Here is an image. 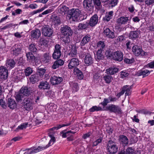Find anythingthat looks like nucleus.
<instances>
[{
    "mask_svg": "<svg viewBox=\"0 0 154 154\" xmlns=\"http://www.w3.org/2000/svg\"><path fill=\"white\" fill-rule=\"evenodd\" d=\"M62 34L64 37L63 41L65 43H69L70 41V38L73 33V31L70 28L67 26L65 25L60 28Z\"/></svg>",
    "mask_w": 154,
    "mask_h": 154,
    "instance_id": "f257e3e1",
    "label": "nucleus"
},
{
    "mask_svg": "<svg viewBox=\"0 0 154 154\" xmlns=\"http://www.w3.org/2000/svg\"><path fill=\"white\" fill-rule=\"evenodd\" d=\"M81 11L78 9L72 8L69 11L68 17L72 20L78 21L80 20Z\"/></svg>",
    "mask_w": 154,
    "mask_h": 154,
    "instance_id": "f03ea898",
    "label": "nucleus"
},
{
    "mask_svg": "<svg viewBox=\"0 0 154 154\" xmlns=\"http://www.w3.org/2000/svg\"><path fill=\"white\" fill-rule=\"evenodd\" d=\"M104 110L108 111L110 112H112L117 114H121L122 113V110L118 105L114 104H110L107 106Z\"/></svg>",
    "mask_w": 154,
    "mask_h": 154,
    "instance_id": "7ed1b4c3",
    "label": "nucleus"
},
{
    "mask_svg": "<svg viewBox=\"0 0 154 154\" xmlns=\"http://www.w3.org/2000/svg\"><path fill=\"white\" fill-rule=\"evenodd\" d=\"M48 136L51 138V139L48 143L45 146L42 147L40 146L38 147L37 149H34L32 151L30 152L29 154H31L32 153H36L38 152L45 149L51 145V143L52 142V144H53L54 142L55 141V137L54 136V134H52V132L49 133Z\"/></svg>",
    "mask_w": 154,
    "mask_h": 154,
    "instance_id": "20e7f679",
    "label": "nucleus"
},
{
    "mask_svg": "<svg viewBox=\"0 0 154 154\" xmlns=\"http://www.w3.org/2000/svg\"><path fill=\"white\" fill-rule=\"evenodd\" d=\"M32 100L27 97L24 99L22 102L23 107L27 111H30L32 109Z\"/></svg>",
    "mask_w": 154,
    "mask_h": 154,
    "instance_id": "39448f33",
    "label": "nucleus"
},
{
    "mask_svg": "<svg viewBox=\"0 0 154 154\" xmlns=\"http://www.w3.org/2000/svg\"><path fill=\"white\" fill-rule=\"evenodd\" d=\"M22 48V46L21 45L16 44L13 46L11 48V54L13 56H17L21 54Z\"/></svg>",
    "mask_w": 154,
    "mask_h": 154,
    "instance_id": "423d86ee",
    "label": "nucleus"
},
{
    "mask_svg": "<svg viewBox=\"0 0 154 154\" xmlns=\"http://www.w3.org/2000/svg\"><path fill=\"white\" fill-rule=\"evenodd\" d=\"M132 51L136 56H143L145 55L146 52L144 51L140 47L135 45L132 48Z\"/></svg>",
    "mask_w": 154,
    "mask_h": 154,
    "instance_id": "0eeeda50",
    "label": "nucleus"
},
{
    "mask_svg": "<svg viewBox=\"0 0 154 154\" xmlns=\"http://www.w3.org/2000/svg\"><path fill=\"white\" fill-rule=\"evenodd\" d=\"M112 142V141H109V143L107 146V152L109 154H114L118 151V147L116 145L111 144Z\"/></svg>",
    "mask_w": 154,
    "mask_h": 154,
    "instance_id": "6e6552de",
    "label": "nucleus"
},
{
    "mask_svg": "<svg viewBox=\"0 0 154 154\" xmlns=\"http://www.w3.org/2000/svg\"><path fill=\"white\" fill-rule=\"evenodd\" d=\"M61 48L60 45L56 44L55 45L54 52L52 54L53 58L55 59L59 58L61 55Z\"/></svg>",
    "mask_w": 154,
    "mask_h": 154,
    "instance_id": "1a4fd4ad",
    "label": "nucleus"
},
{
    "mask_svg": "<svg viewBox=\"0 0 154 154\" xmlns=\"http://www.w3.org/2000/svg\"><path fill=\"white\" fill-rule=\"evenodd\" d=\"M131 21V18L128 17H122L119 18L117 20V23L119 25H125L127 23L126 26L129 27Z\"/></svg>",
    "mask_w": 154,
    "mask_h": 154,
    "instance_id": "9d476101",
    "label": "nucleus"
},
{
    "mask_svg": "<svg viewBox=\"0 0 154 154\" xmlns=\"http://www.w3.org/2000/svg\"><path fill=\"white\" fill-rule=\"evenodd\" d=\"M83 5L84 8L88 11H93L94 7L93 0H84Z\"/></svg>",
    "mask_w": 154,
    "mask_h": 154,
    "instance_id": "9b49d317",
    "label": "nucleus"
},
{
    "mask_svg": "<svg viewBox=\"0 0 154 154\" xmlns=\"http://www.w3.org/2000/svg\"><path fill=\"white\" fill-rule=\"evenodd\" d=\"M42 34L45 36L50 37L51 36L53 33V31L49 26H45L42 28Z\"/></svg>",
    "mask_w": 154,
    "mask_h": 154,
    "instance_id": "f8f14e48",
    "label": "nucleus"
},
{
    "mask_svg": "<svg viewBox=\"0 0 154 154\" xmlns=\"http://www.w3.org/2000/svg\"><path fill=\"white\" fill-rule=\"evenodd\" d=\"M79 64V61L78 58H73L69 61L68 67L69 69L76 68V67Z\"/></svg>",
    "mask_w": 154,
    "mask_h": 154,
    "instance_id": "ddd939ff",
    "label": "nucleus"
},
{
    "mask_svg": "<svg viewBox=\"0 0 154 154\" xmlns=\"http://www.w3.org/2000/svg\"><path fill=\"white\" fill-rule=\"evenodd\" d=\"M123 54L120 51H117L113 53V59L118 61H122L123 59Z\"/></svg>",
    "mask_w": 154,
    "mask_h": 154,
    "instance_id": "4468645a",
    "label": "nucleus"
},
{
    "mask_svg": "<svg viewBox=\"0 0 154 154\" xmlns=\"http://www.w3.org/2000/svg\"><path fill=\"white\" fill-rule=\"evenodd\" d=\"M119 140L120 144L124 147L128 146L129 144V140L125 135H120L119 136Z\"/></svg>",
    "mask_w": 154,
    "mask_h": 154,
    "instance_id": "2eb2a0df",
    "label": "nucleus"
},
{
    "mask_svg": "<svg viewBox=\"0 0 154 154\" xmlns=\"http://www.w3.org/2000/svg\"><path fill=\"white\" fill-rule=\"evenodd\" d=\"M103 33L105 36L112 39L114 38L115 37L114 32L107 27L104 28Z\"/></svg>",
    "mask_w": 154,
    "mask_h": 154,
    "instance_id": "dca6fc26",
    "label": "nucleus"
},
{
    "mask_svg": "<svg viewBox=\"0 0 154 154\" xmlns=\"http://www.w3.org/2000/svg\"><path fill=\"white\" fill-rule=\"evenodd\" d=\"M17 104L13 99L9 98L7 100V106L11 109H14L17 108Z\"/></svg>",
    "mask_w": 154,
    "mask_h": 154,
    "instance_id": "f3484780",
    "label": "nucleus"
},
{
    "mask_svg": "<svg viewBox=\"0 0 154 154\" xmlns=\"http://www.w3.org/2000/svg\"><path fill=\"white\" fill-rule=\"evenodd\" d=\"M41 35L40 30L37 29L32 30L31 32V38L33 39H38Z\"/></svg>",
    "mask_w": 154,
    "mask_h": 154,
    "instance_id": "a211bd4d",
    "label": "nucleus"
},
{
    "mask_svg": "<svg viewBox=\"0 0 154 154\" xmlns=\"http://www.w3.org/2000/svg\"><path fill=\"white\" fill-rule=\"evenodd\" d=\"M84 60V63L87 66H89L93 63V59L90 54H87Z\"/></svg>",
    "mask_w": 154,
    "mask_h": 154,
    "instance_id": "6ab92c4d",
    "label": "nucleus"
},
{
    "mask_svg": "<svg viewBox=\"0 0 154 154\" xmlns=\"http://www.w3.org/2000/svg\"><path fill=\"white\" fill-rule=\"evenodd\" d=\"M8 70L4 66L0 67V75L2 79H6L8 77Z\"/></svg>",
    "mask_w": 154,
    "mask_h": 154,
    "instance_id": "aec40b11",
    "label": "nucleus"
},
{
    "mask_svg": "<svg viewBox=\"0 0 154 154\" xmlns=\"http://www.w3.org/2000/svg\"><path fill=\"white\" fill-rule=\"evenodd\" d=\"M145 68L144 67L142 69L138 71L137 72V75L139 76L142 75L143 78H144L149 75L151 71L145 69Z\"/></svg>",
    "mask_w": 154,
    "mask_h": 154,
    "instance_id": "412c9836",
    "label": "nucleus"
},
{
    "mask_svg": "<svg viewBox=\"0 0 154 154\" xmlns=\"http://www.w3.org/2000/svg\"><path fill=\"white\" fill-rule=\"evenodd\" d=\"M63 81L62 77L54 76L51 78L50 81L51 84L53 85H57L59 84Z\"/></svg>",
    "mask_w": 154,
    "mask_h": 154,
    "instance_id": "4be33fe9",
    "label": "nucleus"
},
{
    "mask_svg": "<svg viewBox=\"0 0 154 154\" xmlns=\"http://www.w3.org/2000/svg\"><path fill=\"white\" fill-rule=\"evenodd\" d=\"M98 17L97 14H94L90 19L89 23V25L92 27L95 26L97 23Z\"/></svg>",
    "mask_w": 154,
    "mask_h": 154,
    "instance_id": "5701e85b",
    "label": "nucleus"
},
{
    "mask_svg": "<svg viewBox=\"0 0 154 154\" xmlns=\"http://www.w3.org/2000/svg\"><path fill=\"white\" fill-rule=\"evenodd\" d=\"M38 87L40 90H45L50 88V85L46 81H42L40 82Z\"/></svg>",
    "mask_w": 154,
    "mask_h": 154,
    "instance_id": "b1692460",
    "label": "nucleus"
},
{
    "mask_svg": "<svg viewBox=\"0 0 154 154\" xmlns=\"http://www.w3.org/2000/svg\"><path fill=\"white\" fill-rule=\"evenodd\" d=\"M91 36L89 35H87L85 36L81 40L80 45L81 46H83L86 44H88L90 41Z\"/></svg>",
    "mask_w": 154,
    "mask_h": 154,
    "instance_id": "393cba45",
    "label": "nucleus"
},
{
    "mask_svg": "<svg viewBox=\"0 0 154 154\" xmlns=\"http://www.w3.org/2000/svg\"><path fill=\"white\" fill-rule=\"evenodd\" d=\"M64 63V61L61 59H58L55 61L52 66V68L56 69L59 67L62 66Z\"/></svg>",
    "mask_w": 154,
    "mask_h": 154,
    "instance_id": "a878e982",
    "label": "nucleus"
},
{
    "mask_svg": "<svg viewBox=\"0 0 154 154\" xmlns=\"http://www.w3.org/2000/svg\"><path fill=\"white\" fill-rule=\"evenodd\" d=\"M113 15V12L111 11L108 12H106L104 17L103 18V20L105 22H108L112 18Z\"/></svg>",
    "mask_w": 154,
    "mask_h": 154,
    "instance_id": "bb28decb",
    "label": "nucleus"
},
{
    "mask_svg": "<svg viewBox=\"0 0 154 154\" xmlns=\"http://www.w3.org/2000/svg\"><path fill=\"white\" fill-rule=\"evenodd\" d=\"M40 77L38 74H35L32 75L29 78L30 81L32 84H34L38 81L40 79Z\"/></svg>",
    "mask_w": 154,
    "mask_h": 154,
    "instance_id": "cd10ccee",
    "label": "nucleus"
},
{
    "mask_svg": "<svg viewBox=\"0 0 154 154\" xmlns=\"http://www.w3.org/2000/svg\"><path fill=\"white\" fill-rule=\"evenodd\" d=\"M42 60L45 63L50 62L51 60V56L49 53H45L42 58Z\"/></svg>",
    "mask_w": 154,
    "mask_h": 154,
    "instance_id": "c85d7f7f",
    "label": "nucleus"
},
{
    "mask_svg": "<svg viewBox=\"0 0 154 154\" xmlns=\"http://www.w3.org/2000/svg\"><path fill=\"white\" fill-rule=\"evenodd\" d=\"M26 56L28 61L31 62L35 61V57L31 52H28L26 53Z\"/></svg>",
    "mask_w": 154,
    "mask_h": 154,
    "instance_id": "c756f323",
    "label": "nucleus"
},
{
    "mask_svg": "<svg viewBox=\"0 0 154 154\" xmlns=\"http://www.w3.org/2000/svg\"><path fill=\"white\" fill-rule=\"evenodd\" d=\"M140 33V32L139 31H131L130 33V38L133 40H135L138 37Z\"/></svg>",
    "mask_w": 154,
    "mask_h": 154,
    "instance_id": "7c9ffc66",
    "label": "nucleus"
},
{
    "mask_svg": "<svg viewBox=\"0 0 154 154\" xmlns=\"http://www.w3.org/2000/svg\"><path fill=\"white\" fill-rule=\"evenodd\" d=\"M20 92L22 94L26 96L30 94V91L27 87H22L20 89Z\"/></svg>",
    "mask_w": 154,
    "mask_h": 154,
    "instance_id": "2f4dec72",
    "label": "nucleus"
},
{
    "mask_svg": "<svg viewBox=\"0 0 154 154\" xmlns=\"http://www.w3.org/2000/svg\"><path fill=\"white\" fill-rule=\"evenodd\" d=\"M118 69L116 67H110L106 69V73L107 74L113 75L118 72Z\"/></svg>",
    "mask_w": 154,
    "mask_h": 154,
    "instance_id": "473e14b6",
    "label": "nucleus"
},
{
    "mask_svg": "<svg viewBox=\"0 0 154 154\" xmlns=\"http://www.w3.org/2000/svg\"><path fill=\"white\" fill-rule=\"evenodd\" d=\"M77 54V48L75 46H72L71 51L69 53V55L72 57H75Z\"/></svg>",
    "mask_w": 154,
    "mask_h": 154,
    "instance_id": "72a5a7b5",
    "label": "nucleus"
},
{
    "mask_svg": "<svg viewBox=\"0 0 154 154\" xmlns=\"http://www.w3.org/2000/svg\"><path fill=\"white\" fill-rule=\"evenodd\" d=\"M70 86L71 87L72 89L73 92H77L79 90V87L78 84L74 82H69Z\"/></svg>",
    "mask_w": 154,
    "mask_h": 154,
    "instance_id": "f704fd0d",
    "label": "nucleus"
},
{
    "mask_svg": "<svg viewBox=\"0 0 154 154\" xmlns=\"http://www.w3.org/2000/svg\"><path fill=\"white\" fill-rule=\"evenodd\" d=\"M102 50H98L96 55L95 56V57H96V59L97 60H100L103 59L104 57L102 54Z\"/></svg>",
    "mask_w": 154,
    "mask_h": 154,
    "instance_id": "c9c22d12",
    "label": "nucleus"
},
{
    "mask_svg": "<svg viewBox=\"0 0 154 154\" xmlns=\"http://www.w3.org/2000/svg\"><path fill=\"white\" fill-rule=\"evenodd\" d=\"M122 88L125 92H126L125 93V95L128 96L130 94V91L131 88V86L125 85Z\"/></svg>",
    "mask_w": 154,
    "mask_h": 154,
    "instance_id": "e433bc0d",
    "label": "nucleus"
},
{
    "mask_svg": "<svg viewBox=\"0 0 154 154\" xmlns=\"http://www.w3.org/2000/svg\"><path fill=\"white\" fill-rule=\"evenodd\" d=\"M89 24L88 22L79 23L78 25V28L80 29H84L88 28Z\"/></svg>",
    "mask_w": 154,
    "mask_h": 154,
    "instance_id": "4c0bfd02",
    "label": "nucleus"
},
{
    "mask_svg": "<svg viewBox=\"0 0 154 154\" xmlns=\"http://www.w3.org/2000/svg\"><path fill=\"white\" fill-rule=\"evenodd\" d=\"M28 125V123H24L21 124L20 125L18 126L15 130L16 131H18L20 130H22L23 129H25L27 127Z\"/></svg>",
    "mask_w": 154,
    "mask_h": 154,
    "instance_id": "58836bf2",
    "label": "nucleus"
},
{
    "mask_svg": "<svg viewBox=\"0 0 154 154\" xmlns=\"http://www.w3.org/2000/svg\"><path fill=\"white\" fill-rule=\"evenodd\" d=\"M103 110V108L100 106H93L89 109V111L91 112H94V111H102Z\"/></svg>",
    "mask_w": 154,
    "mask_h": 154,
    "instance_id": "ea45409f",
    "label": "nucleus"
},
{
    "mask_svg": "<svg viewBox=\"0 0 154 154\" xmlns=\"http://www.w3.org/2000/svg\"><path fill=\"white\" fill-rule=\"evenodd\" d=\"M103 80L106 83H109L112 79V77L110 75H106L103 77Z\"/></svg>",
    "mask_w": 154,
    "mask_h": 154,
    "instance_id": "a19ab883",
    "label": "nucleus"
},
{
    "mask_svg": "<svg viewBox=\"0 0 154 154\" xmlns=\"http://www.w3.org/2000/svg\"><path fill=\"white\" fill-rule=\"evenodd\" d=\"M47 7L46 5L44 6L42 8L40 9H38L30 13V15L31 16L33 15L38 13H40L42 11L45 9L47 8Z\"/></svg>",
    "mask_w": 154,
    "mask_h": 154,
    "instance_id": "79ce46f5",
    "label": "nucleus"
},
{
    "mask_svg": "<svg viewBox=\"0 0 154 154\" xmlns=\"http://www.w3.org/2000/svg\"><path fill=\"white\" fill-rule=\"evenodd\" d=\"M32 69L30 67H27L24 70V72L25 75L26 76H28L30 75L33 72Z\"/></svg>",
    "mask_w": 154,
    "mask_h": 154,
    "instance_id": "37998d69",
    "label": "nucleus"
},
{
    "mask_svg": "<svg viewBox=\"0 0 154 154\" xmlns=\"http://www.w3.org/2000/svg\"><path fill=\"white\" fill-rule=\"evenodd\" d=\"M29 49L30 51L33 53L36 52L37 51V49L34 43H32L29 45Z\"/></svg>",
    "mask_w": 154,
    "mask_h": 154,
    "instance_id": "c03bdc74",
    "label": "nucleus"
},
{
    "mask_svg": "<svg viewBox=\"0 0 154 154\" xmlns=\"http://www.w3.org/2000/svg\"><path fill=\"white\" fill-rule=\"evenodd\" d=\"M105 45L103 42L100 41L97 43V46L98 49L103 51V49L105 47Z\"/></svg>",
    "mask_w": 154,
    "mask_h": 154,
    "instance_id": "a18cd8bd",
    "label": "nucleus"
},
{
    "mask_svg": "<svg viewBox=\"0 0 154 154\" xmlns=\"http://www.w3.org/2000/svg\"><path fill=\"white\" fill-rule=\"evenodd\" d=\"M8 65L10 66L11 67H14L15 64V62L14 60L12 59H9L7 60V62L6 63Z\"/></svg>",
    "mask_w": 154,
    "mask_h": 154,
    "instance_id": "49530a36",
    "label": "nucleus"
},
{
    "mask_svg": "<svg viewBox=\"0 0 154 154\" xmlns=\"http://www.w3.org/2000/svg\"><path fill=\"white\" fill-rule=\"evenodd\" d=\"M105 54L107 58H113V53L109 49L106 51Z\"/></svg>",
    "mask_w": 154,
    "mask_h": 154,
    "instance_id": "de8ad7c7",
    "label": "nucleus"
},
{
    "mask_svg": "<svg viewBox=\"0 0 154 154\" xmlns=\"http://www.w3.org/2000/svg\"><path fill=\"white\" fill-rule=\"evenodd\" d=\"M15 97L16 100L18 103L21 102L22 101L23 96L20 92V93L17 94L15 96Z\"/></svg>",
    "mask_w": 154,
    "mask_h": 154,
    "instance_id": "09e8293b",
    "label": "nucleus"
},
{
    "mask_svg": "<svg viewBox=\"0 0 154 154\" xmlns=\"http://www.w3.org/2000/svg\"><path fill=\"white\" fill-rule=\"evenodd\" d=\"M52 21L56 25L60 24L61 23L60 18L56 16L53 18Z\"/></svg>",
    "mask_w": 154,
    "mask_h": 154,
    "instance_id": "8fccbe9b",
    "label": "nucleus"
},
{
    "mask_svg": "<svg viewBox=\"0 0 154 154\" xmlns=\"http://www.w3.org/2000/svg\"><path fill=\"white\" fill-rule=\"evenodd\" d=\"M109 103H110V101L109 97L108 98H104L103 102L100 103V104L102 105L104 107Z\"/></svg>",
    "mask_w": 154,
    "mask_h": 154,
    "instance_id": "3c124183",
    "label": "nucleus"
},
{
    "mask_svg": "<svg viewBox=\"0 0 154 154\" xmlns=\"http://www.w3.org/2000/svg\"><path fill=\"white\" fill-rule=\"evenodd\" d=\"M61 126H60V125H57L56 126L54 127H53L49 129L48 130V131L49 132V133H50L51 132H52V134H54V133L53 131L54 130H57L58 129L60 128Z\"/></svg>",
    "mask_w": 154,
    "mask_h": 154,
    "instance_id": "603ef678",
    "label": "nucleus"
},
{
    "mask_svg": "<svg viewBox=\"0 0 154 154\" xmlns=\"http://www.w3.org/2000/svg\"><path fill=\"white\" fill-rule=\"evenodd\" d=\"M103 140V138L102 137H100L99 138L97 139L93 143L92 146H96L98 145L99 143H101Z\"/></svg>",
    "mask_w": 154,
    "mask_h": 154,
    "instance_id": "864d4df0",
    "label": "nucleus"
},
{
    "mask_svg": "<svg viewBox=\"0 0 154 154\" xmlns=\"http://www.w3.org/2000/svg\"><path fill=\"white\" fill-rule=\"evenodd\" d=\"M46 71V69H45L42 68L41 67V66H39L38 68V72L39 73L38 74L40 76H42L45 73Z\"/></svg>",
    "mask_w": 154,
    "mask_h": 154,
    "instance_id": "5fc2aeb1",
    "label": "nucleus"
},
{
    "mask_svg": "<svg viewBox=\"0 0 154 154\" xmlns=\"http://www.w3.org/2000/svg\"><path fill=\"white\" fill-rule=\"evenodd\" d=\"M129 75L128 72L126 70H124L121 72V77L124 79L128 76Z\"/></svg>",
    "mask_w": 154,
    "mask_h": 154,
    "instance_id": "6e6d98bb",
    "label": "nucleus"
},
{
    "mask_svg": "<svg viewBox=\"0 0 154 154\" xmlns=\"http://www.w3.org/2000/svg\"><path fill=\"white\" fill-rule=\"evenodd\" d=\"M136 111L138 113L145 115L150 114V112L149 111L144 109L136 110Z\"/></svg>",
    "mask_w": 154,
    "mask_h": 154,
    "instance_id": "4d7b16f0",
    "label": "nucleus"
},
{
    "mask_svg": "<svg viewBox=\"0 0 154 154\" xmlns=\"http://www.w3.org/2000/svg\"><path fill=\"white\" fill-rule=\"evenodd\" d=\"M134 150L131 147H128L126 150V154H133Z\"/></svg>",
    "mask_w": 154,
    "mask_h": 154,
    "instance_id": "13d9d810",
    "label": "nucleus"
},
{
    "mask_svg": "<svg viewBox=\"0 0 154 154\" xmlns=\"http://www.w3.org/2000/svg\"><path fill=\"white\" fill-rule=\"evenodd\" d=\"M124 61L127 64H130L133 63L134 61V59L133 58H131V59L125 58L124 59Z\"/></svg>",
    "mask_w": 154,
    "mask_h": 154,
    "instance_id": "bf43d9fd",
    "label": "nucleus"
},
{
    "mask_svg": "<svg viewBox=\"0 0 154 154\" xmlns=\"http://www.w3.org/2000/svg\"><path fill=\"white\" fill-rule=\"evenodd\" d=\"M22 12V10L20 9H17L15 11H13L12 12V15L13 16H15L17 14H21Z\"/></svg>",
    "mask_w": 154,
    "mask_h": 154,
    "instance_id": "052dcab7",
    "label": "nucleus"
},
{
    "mask_svg": "<svg viewBox=\"0 0 154 154\" xmlns=\"http://www.w3.org/2000/svg\"><path fill=\"white\" fill-rule=\"evenodd\" d=\"M144 67H148L151 69H154V60L150 62L146 65L144 66Z\"/></svg>",
    "mask_w": 154,
    "mask_h": 154,
    "instance_id": "680f3d73",
    "label": "nucleus"
},
{
    "mask_svg": "<svg viewBox=\"0 0 154 154\" xmlns=\"http://www.w3.org/2000/svg\"><path fill=\"white\" fill-rule=\"evenodd\" d=\"M136 138L134 137H131L130 140V142L129 143V145H131L133 144L136 143L137 142Z\"/></svg>",
    "mask_w": 154,
    "mask_h": 154,
    "instance_id": "e2e57ef3",
    "label": "nucleus"
},
{
    "mask_svg": "<svg viewBox=\"0 0 154 154\" xmlns=\"http://www.w3.org/2000/svg\"><path fill=\"white\" fill-rule=\"evenodd\" d=\"M154 3V0H145V4L148 6L152 5Z\"/></svg>",
    "mask_w": 154,
    "mask_h": 154,
    "instance_id": "0e129e2a",
    "label": "nucleus"
},
{
    "mask_svg": "<svg viewBox=\"0 0 154 154\" xmlns=\"http://www.w3.org/2000/svg\"><path fill=\"white\" fill-rule=\"evenodd\" d=\"M0 105L2 107L5 109H6L7 107V104H5V102L2 99L0 100Z\"/></svg>",
    "mask_w": 154,
    "mask_h": 154,
    "instance_id": "69168bd1",
    "label": "nucleus"
},
{
    "mask_svg": "<svg viewBox=\"0 0 154 154\" xmlns=\"http://www.w3.org/2000/svg\"><path fill=\"white\" fill-rule=\"evenodd\" d=\"M118 2V0H111L110 4L112 7H114L117 5Z\"/></svg>",
    "mask_w": 154,
    "mask_h": 154,
    "instance_id": "338daca9",
    "label": "nucleus"
},
{
    "mask_svg": "<svg viewBox=\"0 0 154 154\" xmlns=\"http://www.w3.org/2000/svg\"><path fill=\"white\" fill-rule=\"evenodd\" d=\"M53 11V9H49L45 11L42 13V15H46L51 13Z\"/></svg>",
    "mask_w": 154,
    "mask_h": 154,
    "instance_id": "774afa93",
    "label": "nucleus"
}]
</instances>
